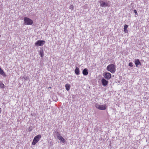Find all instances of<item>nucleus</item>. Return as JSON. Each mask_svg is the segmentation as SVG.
Wrapping results in <instances>:
<instances>
[{"label":"nucleus","mask_w":149,"mask_h":149,"mask_svg":"<svg viewBox=\"0 0 149 149\" xmlns=\"http://www.w3.org/2000/svg\"><path fill=\"white\" fill-rule=\"evenodd\" d=\"M107 69L111 73H113L116 71V66L113 64H110L107 67Z\"/></svg>","instance_id":"nucleus-1"},{"label":"nucleus","mask_w":149,"mask_h":149,"mask_svg":"<svg viewBox=\"0 0 149 149\" xmlns=\"http://www.w3.org/2000/svg\"><path fill=\"white\" fill-rule=\"evenodd\" d=\"M33 23V20L29 17H24V24L25 25H31Z\"/></svg>","instance_id":"nucleus-2"},{"label":"nucleus","mask_w":149,"mask_h":149,"mask_svg":"<svg viewBox=\"0 0 149 149\" xmlns=\"http://www.w3.org/2000/svg\"><path fill=\"white\" fill-rule=\"evenodd\" d=\"M95 107L97 109L101 110H104L107 108V107L105 104L100 105L96 103L95 104Z\"/></svg>","instance_id":"nucleus-3"},{"label":"nucleus","mask_w":149,"mask_h":149,"mask_svg":"<svg viewBox=\"0 0 149 149\" xmlns=\"http://www.w3.org/2000/svg\"><path fill=\"white\" fill-rule=\"evenodd\" d=\"M45 42L43 40H38L35 43L36 46L37 47L43 46Z\"/></svg>","instance_id":"nucleus-4"},{"label":"nucleus","mask_w":149,"mask_h":149,"mask_svg":"<svg viewBox=\"0 0 149 149\" xmlns=\"http://www.w3.org/2000/svg\"><path fill=\"white\" fill-rule=\"evenodd\" d=\"M54 133V136L57 137V139H58L59 140H65L63 139L62 136L60 135L58 132H55Z\"/></svg>","instance_id":"nucleus-5"},{"label":"nucleus","mask_w":149,"mask_h":149,"mask_svg":"<svg viewBox=\"0 0 149 149\" xmlns=\"http://www.w3.org/2000/svg\"><path fill=\"white\" fill-rule=\"evenodd\" d=\"M100 6L103 7L109 6L108 3L107 2H104L103 1L101 0L100 1Z\"/></svg>","instance_id":"nucleus-6"},{"label":"nucleus","mask_w":149,"mask_h":149,"mask_svg":"<svg viewBox=\"0 0 149 149\" xmlns=\"http://www.w3.org/2000/svg\"><path fill=\"white\" fill-rule=\"evenodd\" d=\"M104 76L106 79L109 80L111 78V75L110 73L105 72L104 73Z\"/></svg>","instance_id":"nucleus-7"},{"label":"nucleus","mask_w":149,"mask_h":149,"mask_svg":"<svg viewBox=\"0 0 149 149\" xmlns=\"http://www.w3.org/2000/svg\"><path fill=\"white\" fill-rule=\"evenodd\" d=\"M101 82L102 85L106 86L108 84L109 81L103 78L101 80Z\"/></svg>","instance_id":"nucleus-8"},{"label":"nucleus","mask_w":149,"mask_h":149,"mask_svg":"<svg viewBox=\"0 0 149 149\" xmlns=\"http://www.w3.org/2000/svg\"><path fill=\"white\" fill-rule=\"evenodd\" d=\"M82 73L84 75H87L88 74V70L87 68L84 69L82 71Z\"/></svg>","instance_id":"nucleus-9"},{"label":"nucleus","mask_w":149,"mask_h":149,"mask_svg":"<svg viewBox=\"0 0 149 149\" xmlns=\"http://www.w3.org/2000/svg\"><path fill=\"white\" fill-rule=\"evenodd\" d=\"M135 63L136 67H137L139 65H141V63L139 59L135 60Z\"/></svg>","instance_id":"nucleus-10"},{"label":"nucleus","mask_w":149,"mask_h":149,"mask_svg":"<svg viewBox=\"0 0 149 149\" xmlns=\"http://www.w3.org/2000/svg\"><path fill=\"white\" fill-rule=\"evenodd\" d=\"M74 73L77 75H79L80 74V72L79 69L78 67H76L74 70Z\"/></svg>","instance_id":"nucleus-11"},{"label":"nucleus","mask_w":149,"mask_h":149,"mask_svg":"<svg viewBox=\"0 0 149 149\" xmlns=\"http://www.w3.org/2000/svg\"><path fill=\"white\" fill-rule=\"evenodd\" d=\"M128 26L126 24H125L124 26V31L125 33H127L128 32V30L127 29Z\"/></svg>","instance_id":"nucleus-12"},{"label":"nucleus","mask_w":149,"mask_h":149,"mask_svg":"<svg viewBox=\"0 0 149 149\" xmlns=\"http://www.w3.org/2000/svg\"><path fill=\"white\" fill-rule=\"evenodd\" d=\"M41 135L39 134L35 136L33 140H39L41 137Z\"/></svg>","instance_id":"nucleus-13"},{"label":"nucleus","mask_w":149,"mask_h":149,"mask_svg":"<svg viewBox=\"0 0 149 149\" xmlns=\"http://www.w3.org/2000/svg\"><path fill=\"white\" fill-rule=\"evenodd\" d=\"M0 74L3 76H6V74L3 70L0 67Z\"/></svg>","instance_id":"nucleus-14"},{"label":"nucleus","mask_w":149,"mask_h":149,"mask_svg":"<svg viewBox=\"0 0 149 149\" xmlns=\"http://www.w3.org/2000/svg\"><path fill=\"white\" fill-rule=\"evenodd\" d=\"M40 55V56L41 57H42L44 56V52L43 50H41L40 51V53H39Z\"/></svg>","instance_id":"nucleus-15"},{"label":"nucleus","mask_w":149,"mask_h":149,"mask_svg":"<svg viewBox=\"0 0 149 149\" xmlns=\"http://www.w3.org/2000/svg\"><path fill=\"white\" fill-rule=\"evenodd\" d=\"M65 87L66 89L67 90L69 91L70 90V86L69 84H67L65 85Z\"/></svg>","instance_id":"nucleus-16"},{"label":"nucleus","mask_w":149,"mask_h":149,"mask_svg":"<svg viewBox=\"0 0 149 149\" xmlns=\"http://www.w3.org/2000/svg\"><path fill=\"white\" fill-rule=\"evenodd\" d=\"M39 140H33V141L32 142V144L33 145H35L37 143Z\"/></svg>","instance_id":"nucleus-17"},{"label":"nucleus","mask_w":149,"mask_h":149,"mask_svg":"<svg viewBox=\"0 0 149 149\" xmlns=\"http://www.w3.org/2000/svg\"><path fill=\"white\" fill-rule=\"evenodd\" d=\"M4 85L2 83H0V88H4L5 87Z\"/></svg>","instance_id":"nucleus-18"},{"label":"nucleus","mask_w":149,"mask_h":149,"mask_svg":"<svg viewBox=\"0 0 149 149\" xmlns=\"http://www.w3.org/2000/svg\"><path fill=\"white\" fill-rule=\"evenodd\" d=\"M32 127H30L29 129H28V131H29V132L31 131L32 130Z\"/></svg>","instance_id":"nucleus-19"},{"label":"nucleus","mask_w":149,"mask_h":149,"mask_svg":"<svg viewBox=\"0 0 149 149\" xmlns=\"http://www.w3.org/2000/svg\"><path fill=\"white\" fill-rule=\"evenodd\" d=\"M129 66L130 67H132L133 66V63L132 62H130L129 64Z\"/></svg>","instance_id":"nucleus-20"},{"label":"nucleus","mask_w":149,"mask_h":149,"mask_svg":"<svg viewBox=\"0 0 149 149\" xmlns=\"http://www.w3.org/2000/svg\"><path fill=\"white\" fill-rule=\"evenodd\" d=\"M62 144H64L65 143V140H61Z\"/></svg>","instance_id":"nucleus-21"},{"label":"nucleus","mask_w":149,"mask_h":149,"mask_svg":"<svg viewBox=\"0 0 149 149\" xmlns=\"http://www.w3.org/2000/svg\"><path fill=\"white\" fill-rule=\"evenodd\" d=\"M134 13L136 15H137V11H136V10H134Z\"/></svg>","instance_id":"nucleus-22"},{"label":"nucleus","mask_w":149,"mask_h":149,"mask_svg":"<svg viewBox=\"0 0 149 149\" xmlns=\"http://www.w3.org/2000/svg\"><path fill=\"white\" fill-rule=\"evenodd\" d=\"M1 108H0V113H1Z\"/></svg>","instance_id":"nucleus-23"},{"label":"nucleus","mask_w":149,"mask_h":149,"mask_svg":"<svg viewBox=\"0 0 149 149\" xmlns=\"http://www.w3.org/2000/svg\"><path fill=\"white\" fill-rule=\"evenodd\" d=\"M61 141L60 142L59 141H58V143H61Z\"/></svg>","instance_id":"nucleus-24"}]
</instances>
